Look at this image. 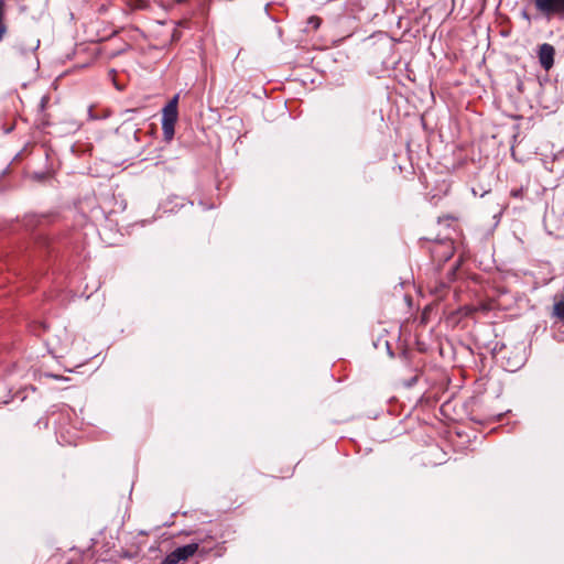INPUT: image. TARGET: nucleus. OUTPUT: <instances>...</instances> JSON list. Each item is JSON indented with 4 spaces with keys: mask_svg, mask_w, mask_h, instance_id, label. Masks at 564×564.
<instances>
[{
    "mask_svg": "<svg viewBox=\"0 0 564 564\" xmlns=\"http://www.w3.org/2000/svg\"><path fill=\"white\" fill-rule=\"evenodd\" d=\"M495 355L500 359L502 366L511 372L520 369L525 362V347L523 343L514 346L497 345L495 347Z\"/></svg>",
    "mask_w": 564,
    "mask_h": 564,
    "instance_id": "nucleus-1",
    "label": "nucleus"
},
{
    "mask_svg": "<svg viewBox=\"0 0 564 564\" xmlns=\"http://www.w3.org/2000/svg\"><path fill=\"white\" fill-rule=\"evenodd\" d=\"M424 239L433 241V245L430 247V253L434 261L446 262L454 256V243L448 237L440 238L437 236L435 238L425 237Z\"/></svg>",
    "mask_w": 564,
    "mask_h": 564,
    "instance_id": "nucleus-2",
    "label": "nucleus"
},
{
    "mask_svg": "<svg viewBox=\"0 0 564 564\" xmlns=\"http://www.w3.org/2000/svg\"><path fill=\"white\" fill-rule=\"evenodd\" d=\"M178 95H175L162 110V130L164 138L171 140L174 135V127L177 121Z\"/></svg>",
    "mask_w": 564,
    "mask_h": 564,
    "instance_id": "nucleus-3",
    "label": "nucleus"
},
{
    "mask_svg": "<svg viewBox=\"0 0 564 564\" xmlns=\"http://www.w3.org/2000/svg\"><path fill=\"white\" fill-rule=\"evenodd\" d=\"M536 10L545 17H564V0H534Z\"/></svg>",
    "mask_w": 564,
    "mask_h": 564,
    "instance_id": "nucleus-4",
    "label": "nucleus"
},
{
    "mask_svg": "<svg viewBox=\"0 0 564 564\" xmlns=\"http://www.w3.org/2000/svg\"><path fill=\"white\" fill-rule=\"evenodd\" d=\"M198 550L197 543L186 544L184 546L175 549L173 552L169 554V562L174 564H178L180 562L187 561L191 556H193Z\"/></svg>",
    "mask_w": 564,
    "mask_h": 564,
    "instance_id": "nucleus-5",
    "label": "nucleus"
},
{
    "mask_svg": "<svg viewBox=\"0 0 564 564\" xmlns=\"http://www.w3.org/2000/svg\"><path fill=\"white\" fill-rule=\"evenodd\" d=\"M554 55H555V50H554L553 45H551L549 43H543L542 45H540L539 61H540L541 66L545 70H549L553 67Z\"/></svg>",
    "mask_w": 564,
    "mask_h": 564,
    "instance_id": "nucleus-6",
    "label": "nucleus"
},
{
    "mask_svg": "<svg viewBox=\"0 0 564 564\" xmlns=\"http://www.w3.org/2000/svg\"><path fill=\"white\" fill-rule=\"evenodd\" d=\"M130 10H142L149 7V0H123Z\"/></svg>",
    "mask_w": 564,
    "mask_h": 564,
    "instance_id": "nucleus-7",
    "label": "nucleus"
},
{
    "mask_svg": "<svg viewBox=\"0 0 564 564\" xmlns=\"http://www.w3.org/2000/svg\"><path fill=\"white\" fill-rule=\"evenodd\" d=\"M553 316L564 322V296L553 305Z\"/></svg>",
    "mask_w": 564,
    "mask_h": 564,
    "instance_id": "nucleus-8",
    "label": "nucleus"
},
{
    "mask_svg": "<svg viewBox=\"0 0 564 564\" xmlns=\"http://www.w3.org/2000/svg\"><path fill=\"white\" fill-rule=\"evenodd\" d=\"M523 195H524L523 188H517V189L511 191V196H513L516 198H522Z\"/></svg>",
    "mask_w": 564,
    "mask_h": 564,
    "instance_id": "nucleus-9",
    "label": "nucleus"
},
{
    "mask_svg": "<svg viewBox=\"0 0 564 564\" xmlns=\"http://www.w3.org/2000/svg\"><path fill=\"white\" fill-rule=\"evenodd\" d=\"M310 23H313L315 28H318V25L321 23V19L318 17H311Z\"/></svg>",
    "mask_w": 564,
    "mask_h": 564,
    "instance_id": "nucleus-10",
    "label": "nucleus"
},
{
    "mask_svg": "<svg viewBox=\"0 0 564 564\" xmlns=\"http://www.w3.org/2000/svg\"><path fill=\"white\" fill-rule=\"evenodd\" d=\"M6 32H7L6 25L4 24H0V41H2Z\"/></svg>",
    "mask_w": 564,
    "mask_h": 564,
    "instance_id": "nucleus-11",
    "label": "nucleus"
},
{
    "mask_svg": "<svg viewBox=\"0 0 564 564\" xmlns=\"http://www.w3.org/2000/svg\"><path fill=\"white\" fill-rule=\"evenodd\" d=\"M181 37V32L178 30H174L172 34V39L177 41Z\"/></svg>",
    "mask_w": 564,
    "mask_h": 564,
    "instance_id": "nucleus-12",
    "label": "nucleus"
},
{
    "mask_svg": "<svg viewBox=\"0 0 564 564\" xmlns=\"http://www.w3.org/2000/svg\"><path fill=\"white\" fill-rule=\"evenodd\" d=\"M3 18V2L0 0V23L2 22Z\"/></svg>",
    "mask_w": 564,
    "mask_h": 564,
    "instance_id": "nucleus-13",
    "label": "nucleus"
},
{
    "mask_svg": "<svg viewBox=\"0 0 564 564\" xmlns=\"http://www.w3.org/2000/svg\"><path fill=\"white\" fill-rule=\"evenodd\" d=\"M161 564H174L172 562H169V555L163 560Z\"/></svg>",
    "mask_w": 564,
    "mask_h": 564,
    "instance_id": "nucleus-14",
    "label": "nucleus"
},
{
    "mask_svg": "<svg viewBox=\"0 0 564 564\" xmlns=\"http://www.w3.org/2000/svg\"><path fill=\"white\" fill-rule=\"evenodd\" d=\"M134 111H135V109H127L124 112L130 113V112H134Z\"/></svg>",
    "mask_w": 564,
    "mask_h": 564,
    "instance_id": "nucleus-15",
    "label": "nucleus"
},
{
    "mask_svg": "<svg viewBox=\"0 0 564 564\" xmlns=\"http://www.w3.org/2000/svg\"><path fill=\"white\" fill-rule=\"evenodd\" d=\"M482 310H484V311H488V310H489V307H488V306H482Z\"/></svg>",
    "mask_w": 564,
    "mask_h": 564,
    "instance_id": "nucleus-16",
    "label": "nucleus"
}]
</instances>
